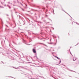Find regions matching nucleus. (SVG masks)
<instances>
[{"instance_id":"obj_2","label":"nucleus","mask_w":79,"mask_h":79,"mask_svg":"<svg viewBox=\"0 0 79 79\" xmlns=\"http://www.w3.org/2000/svg\"><path fill=\"white\" fill-rule=\"evenodd\" d=\"M55 56V58H57V59H59V58H58V57H57V56Z\"/></svg>"},{"instance_id":"obj_4","label":"nucleus","mask_w":79,"mask_h":79,"mask_svg":"<svg viewBox=\"0 0 79 79\" xmlns=\"http://www.w3.org/2000/svg\"><path fill=\"white\" fill-rule=\"evenodd\" d=\"M60 62H61V61H60V63H59V64H60Z\"/></svg>"},{"instance_id":"obj_3","label":"nucleus","mask_w":79,"mask_h":79,"mask_svg":"<svg viewBox=\"0 0 79 79\" xmlns=\"http://www.w3.org/2000/svg\"><path fill=\"white\" fill-rule=\"evenodd\" d=\"M77 62H78V63H79V60H77Z\"/></svg>"},{"instance_id":"obj_5","label":"nucleus","mask_w":79,"mask_h":79,"mask_svg":"<svg viewBox=\"0 0 79 79\" xmlns=\"http://www.w3.org/2000/svg\"><path fill=\"white\" fill-rule=\"evenodd\" d=\"M73 61H74V59H73Z\"/></svg>"},{"instance_id":"obj_1","label":"nucleus","mask_w":79,"mask_h":79,"mask_svg":"<svg viewBox=\"0 0 79 79\" xmlns=\"http://www.w3.org/2000/svg\"><path fill=\"white\" fill-rule=\"evenodd\" d=\"M33 52L34 53H36V51L34 49H33Z\"/></svg>"}]
</instances>
